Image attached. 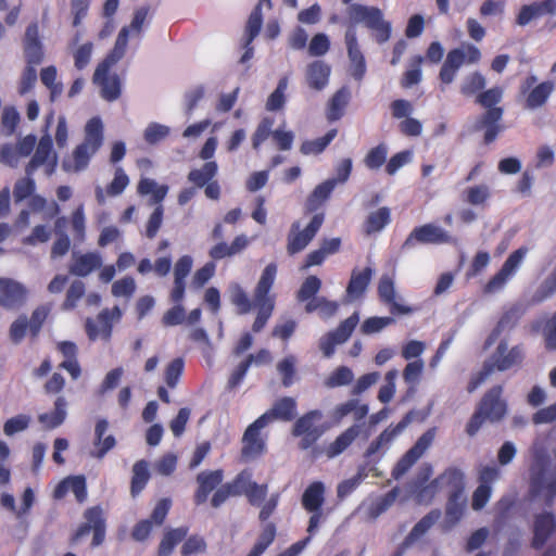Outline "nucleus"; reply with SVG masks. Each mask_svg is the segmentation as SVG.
I'll return each mask as SVG.
<instances>
[{
  "label": "nucleus",
  "instance_id": "nucleus-52",
  "mask_svg": "<svg viewBox=\"0 0 556 556\" xmlns=\"http://www.w3.org/2000/svg\"><path fill=\"white\" fill-rule=\"evenodd\" d=\"M230 302L236 306L239 315L248 314L254 306L253 301L239 283L230 287Z\"/></svg>",
  "mask_w": 556,
  "mask_h": 556
},
{
  "label": "nucleus",
  "instance_id": "nucleus-46",
  "mask_svg": "<svg viewBox=\"0 0 556 556\" xmlns=\"http://www.w3.org/2000/svg\"><path fill=\"white\" fill-rule=\"evenodd\" d=\"M391 222L390 208L380 207L371 212L364 222V232L368 236L380 232Z\"/></svg>",
  "mask_w": 556,
  "mask_h": 556
},
{
  "label": "nucleus",
  "instance_id": "nucleus-12",
  "mask_svg": "<svg viewBox=\"0 0 556 556\" xmlns=\"http://www.w3.org/2000/svg\"><path fill=\"white\" fill-rule=\"evenodd\" d=\"M85 522H83L72 536L73 542H78L93 532L92 546H99L105 538V518L100 506H92L84 513Z\"/></svg>",
  "mask_w": 556,
  "mask_h": 556
},
{
  "label": "nucleus",
  "instance_id": "nucleus-27",
  "mask_svg": "<svg viewBox=\"0 0 556 556\" xmlns=\"http://www.w3.org/2000/svg\"><path fill=\"white\" fill-rule=\"evenodd\" d=\"M415 415L416 413L414 410H409L396 426H389L384 429L374 441H371L366 450L365 456L370 458L378 453L380 448L389 445L394 438H396L414 420Z\"/></svg>",
  "mask_w": 556,
  "mask_h": 556
},
{
  "label": "nucleus",
  "instance_id": "nucleus-1",
  "mask_svg": "<svg viewBox=\"0 0 556 556\" xmlns=\"http://www.w3.org/2000/svg\"><path fill=\"white\" fill-rule=\"evenodd\" d=\"M503 89L501 87H493L478 93L476 102L485 109V112L480 115L476 123V129H483V142L491 144L495 141L497 136L504 130V125L501 124L504 109L497 106L502 101Z\"/></svg>",
  "mask_w": 556,
  "mask_h": 556
},
{
  "label": "nucleus",
  "instance_id": "nucleus-17",
  "mask_svg": "<svg viewBox=\"0 0 556 556\" xmlns=\"http://www.w3.org/2000/svg\"><path fill=\"white\" fill-rule=\"evenodd\" d=\"M266 427L263 419H255L248 426L242 435L241 457L244 460L255 459L266 451V441L261 435V430Z\"/></svg>",
  "mask_w": 556,
  "mask_h": 556
},
{
  "label": "nucleus",
  "instance_id": "nucleus-55",
  "mask_svg": "<svg viewBox=\"0 0 556 556\" xmlns=\"http://www.w3.org/2000/svg\"><path fill=\"white\" fill-rule=\"evenodd\" d=\"M523 311L520 306L514 305L505 311L494 328V336H500L505 329L514 328L521 318Z\"/></svg>",
  "mask_w": 556,
  "mask_h": 556
},
{
  "label": "nucleus",
  "instance_id": "nucleus-11",
  "mask_svg": "<svg viewBox=\"0 0 556 556\" xmlns=\"http://www.w3.org/2000/svg\"><path fill=\"white\" fill-rule=\"evenodd\" d=\"M323 419V413L313 409L295 420L292 427V435L301 438L299 448L306 451L312 447L323 434V430L316 425Z\"/></svg>",
  "mask_w": 556,
  "mask_h": 556
},
{
  "label": "nucleus",
  "instance_id": "nucleus-30",
  "mask_svg": "<svg viewBox=\"0 0 556 556\" xmlns=\"http://www.w3.org/2000/svg\"><path fill=\"white\" fill-rule=\"evenodd\" d=\"M298 404L296 401L291 396H283L275 401L271 408L260 416V419L266 424L273 422L274 420L291 421L296 416Z\"/></svg>",
  "mask_w": 556,
  "mask_h": 556
},
{
  "label": "nucleus",
  "instance_id": "nucleus-56",
  "mask_svg": "<svg viewBox=\"0 0 556 556\" xmlns=\"http://www.w3.org/2000/svg\"><path fill=\"white\" fill-rule=\"evenodd\" d=\"M485 87V78L480 72H473L465 77L460 85V92L465 97H471Z\"/></svg>",
  "mask_w": 556,
  "mask_h": 556
},
{
  "label": "nucleus",
  "instance_id": "nucleus-32",
  "mask_svg": "<svg viewBox=\"0 0 556 556\" xmlns=\"http://www.w3.org/2000/svg\"><path fill=\"white\" fill-rule=\"evenodd\" d=\"M374 275V269L369 266L359 270L354 268L351 273V278L346 287V296L350 301L359 299L366 292L371 278Z\"/></svg>",
  "mask_w": 556,
  "mask_h": 556
},
{
  "label": "nucleus",
  "instance_id": "nucleus-22",
  "mask_svg": "<svg viewBox=\"0 0 556 556\" xmlns=\"http://www.w3.org/2000/svg\"><path fill=\"white\" fill-rule=\"evenodd\" d=\"M23 51L26 64L39 65L43 61L45 50L39 36V26L37 22H31L26 27L23 37Z\"/></svg>",
  "mask_w": 556,
  "mask_h": 556
},
{
  "label": "nucleus",
  "instance_id": "nucleus-45",
  "mask_svg": "<svg viewBox=\"0 0 556 556\" xmlns=\"http://www.w3.org/2000/svg\"><path fill=\"white\" fill-rule=\"evenodd\" d=\"M188 530L187 527H179L166 531L160 542L157 556L170 555L176 545L187 536Z\"/></svg>",
  "mask_w": 556,
  "mask_h": 556
},
{
  "label": "nucleus",
  "instance_id": "nucleus-13",
  "mask_svg": "<svg viewBox=\"0 0 556 556\" xmlns=\"http://www.w3.org/2000/svg\"><path fill=\"white\" fill-rule=\"evenodd\" d=\"M454 238L445 229L432 223L415 227L403 242L402 249L407 250L421 244L452 243Z\"/></svg>",
  "mask_w": 556,
  "mask_h": 556
},
{
  "label": "nucleus",
  "instance_id": "nucleus-60",
  "mask_svg": "<svg viewBox=\"0 0 556 556\" xmlns=\"http://www.w3.org/2000/svg\"><path fill=\"white\" fill-rule=\"evenodd\" d=\"M388 147L386 143H379L371 148L364 159V163L369 169L380 168L387 161Z\"/></svg>",
  "mask_w": 556,
  "mask_h": 556
},
{
  "label": "nucleus",
  "instance_id": "nucleus-19",
  "mask_svg": "<svg viewBox=\"0 0 556 556\" xmlns=\"http://www.w3.org/2000/svg\"><path fill=\"white\" fill-rule=\"evenodd\" d=\"M28 289L12 278H0V306L8 311L20 309L26 303Z\"/></svg>",
  "mask_w": 556,
  "mask_h": 556
},
{
  "label": "nucleus",
  "instance_id": "nucleus-47",
  "mask_svg": "<svg viewBox=\"0 0 556 556\" xmlns=\"http://www.w3.org/2000/svg\"><path fill=\"white\" fill-rule=\"evenodd\" d=\"M276 534L277 529L275 523L266 522L263 526L256 542L247 556H261L273 544L276 539Z\"/></svg>",
  "mask_w": 556,
  "mask_h": 556
},
{
  "label": "nucleus",
  "instance_id": "nucleus-26",
  "mask_svg": "<svg viewBox=\"0 0 556 556\" xmlns=\"http://www.w3.org/2000/svg\"><path fill=\"white\" fill-rule=\"evenodd\" d=\"M548 462V456L545 452L535 454L534 464L530 469L529 491L528 496L530 500L538 498L543 491H547L545 483V471Z\"/></svg>",
  "mask_w": 556,
  "mask_h": 556
},
{
  "label": "nucleus",
  "instance_id": "nucleus-43",
  "mask_svg": "<svg viewBox=\"0 0 556 556\" xmlns=\"http://www.w3.org/2000/svg\"><path fill=\"white\" fill-rule=\"evenodd\" d=\"M150 480L149 464L144 459L136 462L132 466V476L130 481V494L137 497L146 488Z\"/></svg>",
  "mask_w": 556,
  "mask_h": 556
},
{
  "label": "nucleus",
  "instance_id": "nucleus-58",
  "mask_svg": "<svg viewBox=\"0 0 556 556\" xmlns=\"http://www.w3.org/2000/svg\"><path fill=\"white\" fill-rule=\"evenodd\" d=\"M288 88V77L283 76L279 79L276 89L270 93L266 102L267 111H278L286 103L285 92Z\"/></svg>",
  "mask_w": 556,
  "mask_h": 556
},
{
  "label": "nucleus",
  "instance_id": "nucleus-40",
  "mask_svg": "<svg viewBox=\"0 0 556 556\" xmlns=\"http://www.w3.org/2000/svg\"><path fill=\"white\" fill-rule=\"evenodd\" d=\"M66 406L67 401L65 397L58 396L54 401V410L51 413L40 414L38 416V421L48 430L59 427L66 418Z\"/></svg>",
  "mask_w": 556,
  "mask_h": 556
},
{
  "label": "nucleus",
  "instance_id": "nucleus-50",
  "mask_svg": "<svg viewBox=\"0 0 556 556\" xmlns=\"http://www.w3.org/2000/svg\"><path fill=\"white\" fill-rule=\"evenodd\" d=\"M339 304L334 301H329L324 296L312 299L305 304V312L311 314L318 312L321 318H329L336 315Z\"/></svg>",
  "mask_w": 556,
  "mask_h": 556
},
{
  "label": "nucleus",
  "instance_id": "nucleus-3",
  "mask_svg": "<svg viewBox=\"0 0 556 556\" xmlns=\"http://www.w3.org/2000/svg\"><path fill=\"white\" fill-rule=\"evenodd\" d=\"M277 264L269 263L262 271L261 277L253 292V304L257 309L256 317L252 325L253 332H260L273 315L276 303V295L271 293L276 277Z\"/></svg>",
  "mask_w": 556,
  "mask_h": 556
},
{
  "label": "nucleus",
  "instance_id": "nucleus-37",
  "mask_svg": "<svg viewBox=\"0 0 556 556\" xmlns=\"http://www.w3.org/2000/svg\"><path fill=\"white\" fill-rule=\"evenodd\" d=\"M249 244V240L244 235L237 236L231 244L226 242H219L212 247L208 251V255L213 260H222L225 257L233 256L243 251Z\"/></svg>",
  "mask_w": 556,
  "mask_h": 556
},
{
  "label": "nucleus",
  "instance_id": "nucleus-34",
  "mask_svg": "<svg viewBox=\"0 0 556 556\" xmlns=\"http://www.w3.org/2000/svg\"><path fill=\"white\" fill-rule=\"evenodd\" d=\"M334 188V180H325L317 185L305 201V213L317 212L329 200Z\"/></svg>",
  "mask_w": 556,
  "mask_h": 556
},
{
  "label": "nucleus",
  "instance_id": "nucleus-61",
  "mask_svg": "<svg viewBox=\"0 0 556 556\" xmlns=\"http://www.w3.org/2000/svg\"><path fill=\"white\" fill-rule=\"evenodd\" d=\"M86 286L81 280H74L66 291L63 309L70 311L77 306L78 301L85 295Z\"/></svg>",
  "mask_w": 556,
  "mask_h": 556
},
{
  "label": "nucleus",
  "instance_id": "nucleus-42",
  "mask_svg": "<svg viewBox=\"0 0 556 556\" xmlns=\"http://www.w3.org/2000/svg\"><path fill=\"white\" fill-rule=\"evenodd\" d=\"M218 172V165L215 161L205 162L201 168H193L189 172L187 178L194 188H203L212 179L215 178Z\"/></svg>",
  "mask_w": 556,
  "mask_h": 556
},
{
  "label": "nucleus",
  "instance_id": "nucleus-28",
  "mask_svg": "<svg viewBox=\"0 0 556 556\" xmlns=\"http://www.w3.org/2000/svg\"><path fill=\"white\" fill-rule=\"evenodd\" d=\"M556 530V519L553 513L536 514L533 521V538L531 546L541 549Z\"/></svg>",
  "mask_w": 556,
  "mask_h": 556
},
{
  "label": "nucleus",
  "instance_id": "nucleus-41",
  "mask_svg": "<svg viewBox=\"0 0 556 556\" xmlns=\"http://www.w3.org/2000/svg\"><path fill=\"white\" fill-rule=\"evenodd\" d=\"M554 90V83L551 80L542 81L530 90L526 97V108L535 110L543 106Z\"/></svg>",
  "mask_w": 556,
  "mask_h": 556
},
{
  "label": "nucleus",
  "instance_id": "nucleus-33",
  "mask_svg": "<svg viewBox=\"0 0 556 556\" xmlns=\"http://www.w3.org/2000/svg\"><path fill=\"white\" fill-rule=\"evenodd\" d=\"M109 429V421L104 418L99 419L96 422L94 427V439H93V445L96 447V451L92 453V456L101 459L105 456V454L114 448L116 445V440L114 435L109 434L104 437Z\"/></svg>",
  "mask_w": 556,
  "mask_h": 556
},
{
  "label": "nucleus",
  "instance_id": "nucleus-53",
  "mask_svg": "<svg viewBox=\"0 0 556 556\" xmlns=\"http://www.w3.org/2000/svg\"><path fill=\"white\" fill-rule=\"evenodd\" d=\"M368 476L366 466H359L356 475H354L350 479H345L340 482L337 486V496L340 500L345 498L352 492H354L358 485L363 482V480Z\"/></svg>",
  "mask_w": 556,
  "mask_h": 556
},
{
  "label": "nucleus",
  "instance_id": "nucleus-36",
  "mask_svg": "<svg viewBox=\"0 0 556 556\" xmlns=\"http://www.w3.org/2000/svg\"><path fill=\"white\" fill-rule=\"evenodd\" d=\"M330 67L323 61H314L306 70V80L311 89L323 90L329 81Z\"/></svg>",
  "mask_w": 556,
  "mask_h": 556
},
{
  "label": "nucleus",
  "instance_id": "nucleus-10",
  "mask_svg": "<svg viewBox=\"0 0 556 556\" xmlns=\"http://www.w3.org/2000/svg\"><path fill=\"white\" fill-rule=\"evenodd\" d=\"M325 220V213H316L308 225L301 230L300 223L294 222L291 225L290 231L287 237V252L289 255H294L302 252L315 238Z\"/></svg>",
  "mask_w": 556,
  "mask_h": 556
},
{
  "label": "nucleus",
  "instance_id": "nucleus-6",
  "mask_svg": "<svg viewBox=\"0 0 556 556\" xmlns=\"http://www.w3.org/2000/svg\"><path fill=\"white\" fill-rule=\"evenodd\" d=\"M103 143V124L100 117L90 118L85 127V138L73 151V165L64 163L65 169L80 172L87 168L91 157Z\"/></svg>",
  "mask_w": 556,
  "mask_h": 556
},
{
  "label": "nucleus",
  "instance_id": "nucleus-44",
  "mask_svg": "<svg viewBox=\"0 0 556 556\" xmlns=\"http://www.w3.org/2000/svg\"><path fill=\"white\" fill-rule=\"evenodd\" d=\"M311 513H312V516L309 517L308 527H307V532L309 533V535L293 543L290 547H288L286 551L279 553L277 556H298L304 551V548L311 542L312 534L318 528V525L321 519V509L314 510Z\"/></svg>",
  "mask_w": 556,
  "mask_h": 556
},
{
  "label": "nucleus",
  "instance_id": "nucleus-15",
  "mask_svg": "<svg viewBox=\"0 0 556 556\" xmlns=\"http://www.w3.org/2000/svg\"><path fill=\"white\" fill-rule=\"evenodd\" d=\"M434 429H429L422 433L416 443L400 458L392 469V477L397 480L403 477L414 464L425 454L434 439Z\"/></svg>",
  "mask_w": 556,
  "mask_h": 556
},
{
  "label": "nucleus",
  "instance_id": "nucleus-8",
  "mask_svg": "<svg viewBox=\"0 0 556 556\" xmlns=\"http://www.w3.org/2000/svg\"><path fill=\"white\" fill-rule=\"evenodd\" d=\"M51 312L50 304L37 306L28 319L26 315L18 316L10 326L9 336L13 343L17 344L23 341L28 331L31 339H37L41 328Z\"/></svg>",
  "mask_w": 556,
  "mask_h": 556
},
{
  "label": "nucleus",
  "instance_id": "nucleus-23",
  "mask_svg": "<svg viewBox=\"0 0 556 556\" xmlns=\"http://www.w3.org/2000/svg\"><path fill=\"white\" fill-rule=\"evenodd\" d=\"M224 470H203L197 475V490L193 494V502L197 506L204 504L208 495L223 482Z\"/></svg>",
  "mask_w": 556,
  "mask_h": 556
},
{
  "label": "nucleus",
  "instance_id": "nucleus-20",
  "mask_svg": "<svg viewBox=\"0 0 556 556\" xmlns=\"http://www.w3.org/2000/svg\"><path fill=\"white\" fill-rule=\"evenodd\" d=\"M433 469L428 463L424 464L412 483V492L419 504H430L435 495L441 492L435 478L430 481Z\"/></svg>",
  "mask_w": 556,
  "mask_h": 556
},
{
  "label": "nucleus",
  "instance_id": "nucleus-35",
  "mask_svg": "<svg viewBox=\"0 0 556 556\" xmlns=\"http://www.w3.org/2000/svg\"><path fill=\"white\" fill-rule=\"evenodd\" d=\"M350 99L351 91L348 87L343 86L337 90L328 102L326 112L327 119L329 122L339 121L344 115Z\"/></svg>",
  "mask_w": 556,
  "mask_h": 556
},
{
  "label": "nucleus",
  "instance_id": "nucleus-29",
  "mask_svg": "<svg viewBox=\"0 0 556 556\" xmlns=\"http://www.w3.org/2000/svg\"><path fill=\"white\" fill-rule=\"evenodd\" d=\"M72 492L76 501L81 504L87 500V482L83 475L67 476L62 479L53 490V498L62 500Z\"/></svg>",
  "mask_w": 556,
  "mask_h": 556
},
{
  "label": "nucleus",
  "instance_id": "nucleus-51",
  "mask_svg": "<svg viewBox=\"0 0 556 556\" xmlns=\"http://www.w3.org/2000/svg\"><path fill=\"white\" fill-rule=\"evenodd\" d=\"M425 58L422 55H414L410 59V67L406 70L401 79V86L405 89L419 84L422 79L421 64Z\"/></svg>",
  "mask_w": 556,
  "mask_h": 556
},
{
  "label": "nucleus",
  "instance_id": "nucleus-59",
  "mask_svg": "<svg viewBox=\"0 0 556 556\" xmlns=\"http://www.w3.org/2000/svg\"><path fill=\"white\" fill-rule=\"evenodd\" d=\"M556 292V267L544 279L532 296V303L539 304L551 298Z\"/></svg>",
  "mask_w": 556,
  "mask_h": 556
},
{
  "label": "nucleus",
  "instance_id": "nucleus-21",
  "mask_svg": "<svg viewBox=\"0 0 556 556\" xmlns=\"http://www.w3.org/2000/svg\"><path fill=\"white\" fill-rule=\"evenodd\" d=\"M352 25L345 31L344 42L348 51V56L351 62V75L356 80H362L366 74V61L365 56L361 50L357 40V34L355 29V25Z\"/></svg>",
  "mask_w": 556,
  "mask_h": 556
},
{
  "label": "nucleus",
  "instance_id": "nucleus-64",
  "mask_svg": "<svg viewBox=\"0 0 556 556\" xmlns=\"http://www.w3.org/2000/svg\"><path fill=\"white\" fill-rule=\"evenodd\" d=\"M21 121L20 113L14 106H5L1 115V128L5 136H12Z\"/></svg>",
  "mask_w": 556,
  "mask_h": 556
},
{
  "label": "nucleus",
  "instance_id": "nucleus-57",
  "mask_svg": "<svg viewBox=\"0 0 556 556\" xmlns=\"http://www.w3.org/2000/svg\"><path fill=\"white\" fill-rule=\"evenodd\" d=\"M262 25L263 14L261 12V5H255L245 25L244 38L247 39L248 46H250L253 42V40L258 36Z\"/></svg>",
  "mask_w": 556,
  "mask_h": 556
},
{
  "label": "nucleus",
  "instance_id": "nucleus-5",
  "mask_svg": "<svg viewBox=\"0 0 556 556\" xmlns=\"http://www.w3.org/2000/svg\"><path fill=\"white\" fill-rule=\"evenodd\" d=\"M502 394L503 387L497 384L482 396L476 412L466 425V433L469 437L476 435L485 420L496 422L504 418L507 406Z\"/></svg>",
  "mask_w": 556,
  "mask_h": 556
},
{
  "label": "nucleus",
  "instance_id": "nucleus-62",
  "mask_svg": "<svg viewBox=\"0 0 556 556\" xmlns=\"http://www.w3.org/2000/svg\"><path fill=\"white\" fill-rule=\"evenodd\" d=\"M465 201L471 205H483L489 200L491 192L486 185H476L465 190Z\"/></svg>",
  "mask_w": 556,
  "mask_h": 556
},
{
  "label": "nucleus",
  "instance_id": "nucleus-24",
  "mask_svg": "<svg viewBox=\"0 0 556 556\" xmlns=\"http://www.w3.org/2000/svg\"><path fill=\"white\" fill-rule=\"evenodd\" d=\"M440 491H447L448 496L463 497L465 493L466 477L464 471L456 467L450 466L444 469L437 478Z\"/></svg>",
  "mask_w": 556,
  "mask_h": 556
},
{
  "label": "nucleus",
  "instance_id": "nucleus-2",
  "mask_svg": "<svg viewBox=\"0 0 556 556\" xmlns=\"http://www.w3.org/2000/svg\"><path fill=\"white\" fill-rule=\"evenodd\" d=\"M523 361V350L521 345H515L508 350L507 342L501 341L489 359L483 363L480 371L472 375L467 391L472 393L476 391L494 371H506L518 366Z\"/></svg>",
  "mask_w": 556,
  "mask_h": 556
},
{
  "label": "nucleus",
  "instance_id": "nucleus-39",
  "mask_svg": "<svg viewBox=\"0 0 556 556\" xmlns=\"http://www.w3.org/2000/svg\"><path fill=\"white\" fill-rule=\"evenodd\" d=\"M359 425H353L349 427L341 434H339L336 438V440L332 443H330V445L327 447V456L332 458L343 453L354 442V440L359 435Z\"/></svg>",
  "mask_w": 556,
  "mask_h": 556
},
{
  "label": "nucleus",
  "instance_id": "nucleus-63",
  "mask_svg": "<svg viewBox=\"0 0 556 556\" xmlns=\"http://www.w3.org/2000/svg\"><path fill=\"white\" fill-rule=\"evenodd\" d=\"M36 190L35 180L26 174V177L18 179L13 188V197L16 203L34 195Z\"/></svg>",
  "mask_w": 556,
  "mask_h": 556
},
{
  "label": "nucleus",
  "instance_id": "nucleus-18",
  "mask_svg": "<svg viewBox=\"0 0 556 556\" xmlns=\"http://www.w3.org/2000/svg\"><path fill=\"white\" fill-rule=\"evenodd\" d=\"M377 293L380 302L389 307L392 315H408L415 309L399 303L400 296L395 290V277L393 274H383L378 281Z\"/></svg>",
  "mask_w": 556,
  "mask_h": 556
},
{
  "label": "nucleus",
  "instance_id": "nucleus-4",
  "mask_svg": "<svg viewBox=\"0 0 556 556\" xmlns=\"http://www.w3.org/2000/svg\"><path fill=\"white\" fill-rule=\"evenodd\" d=\"M342 2L349 5L346 13L351 23H363L371 31L377 43H386L391 38L392 25L383 18V12L379 8L353 3V0Z\"/></svg>",
  "mask_w": 556,
  "mask_h": 556
},
{
  "label": "nucleus",
  "instance_id": "nucleus-14",
  "mask_svg": "<svg viewBox=\"0 0 556 556\" xmlns=\"http://www.w3.org/2000/svg\"><path fill=\"white\" fill-rule=\"evenodd\" d=\"M527 253V247H520L514 251L506 258L501 269L484 286V292L494 293L502 290L507 281L517 273Z\"/></svg>",
  "mask_w": 556,
  "mask_h": 556
},
{
  "label": "nucleus",
  "instance_id": "nucleus-49",
  "mask_svg": "<svg viewBox=\"0 0 556 556\" xmlns=\"http://www.w3.org/2000/svg\"><path fill=\"white\" fill-rule=\"evenodd\" d=\"M338 130L336 128H332L328 130L327 134L323 137H319L314 140L303 141L300 148L301 153L304 155L321 153L336 138Z\"/></svg>",
  "mask_w": 556,
  "mask_h": 556
},
{
  "label": "nucleus",
  "instance_id": "nucleus-9",
  "mask_svg": "<svg viewBox=\"0 0 556 556\" xmlns=\"http://www.w3.org/2000/svg\"><path fill=\"white\" fill-rule=\"evenodd\" d=\"M119 60V55L109 53L100 62L93 74L94 84L101 88V97L106 101H115L121 96V80L116 74L110 75L111 67Z\"/></svg>",
  "mask_w": 556,
  "mask_h": 556
},
{
  "label": "nucleus",
  "instance_id": "nucleus-38",
  "mask_svg": "<svg viewBox=\"0 0 556 556\" xmlns=\"http://www.w3.org/2000/svg\"><path fill=\"white\" fill-rule=\"evenodd\" d=\"M325 502V485L320 481L312 482L302 495V506L307 511L320 510Z\"/></svg>",
  "mask_w": 556,
  "mask_h": 556
},
{
  "label": "nucleus",
  "instance_id": "nucleus-54",
  "mask_svg": "<svg viewBox=\"0 0 556 556\" xmlns=\"http://www.w3.org/2000/svg\"><path fill=\"white\" fill-rule=\"evenodd\" d=\"M321 288V280L317 276H308L302 282L300 289L296 292V300L299 302H308L312 299H317L316 294Z\"/></svg>",
  "mask_w": 556,
  "mask_h": 556
},
{
  "label": "nucleus",
  "instance_id": "nucleus-25",
  "mask_svg": "<svg viewBox=\"0 0 556 556\" xmlns=\"http://www.w3.org/2000/svg\"><path fill=\"white\" fill-rule=\"evenodd\" d=\"M556 15V0H541L534 1L530 4H525L520 8L517 16L516 24L526 26L530 22L543 16Z\"/></svg>",
  "mask_w": 556,
  "mask_h": 556
},
{
  "label": "nucleus",
  "instance_id": "nucleus-48",
  "mask_svg": "<svg viewBox=\"0 0 556 556\" xmlns=\"http://www.w3.org/2000/svg\"><path fill=\"white\" fill-rule=\"evenodd\" d=\"M441 517V513L438 509H433L424 516L412 529L406 536L403 545H408L413 541L424 535Z\"/></svg>",
  "mask_w": 556,
  "mask_h": 556
},
{
  "label": "nucleus",
  "instance_id": "nucleus-31",
  "mask_svg": "<svg viewBox=\"0 0 556 556\" xmlns=\"http://www.w3.org/2000/svg\"><path fill=\"white\" fill-rule=\"evenodd\" d=\"M103 260L98 252L74 254L68 270L77 277H87L102 266Z\"/></svg>",
  "mask_w": 556,
  "mask_h": 556
},
{
  "label": "nucleus",
  "instance_id": "nucleus-7",
  "mask_svg": "<svg viewBox=\"0 0 556 556\" xmlns=\"http://www.w3.org/2000/svg\"><path fill=\"white\" fill-rule=\"evenodd\" d=\"M481 56L480 49L469 42L462 43L460 47L451 49L439 72L441 84H452L463 65L477 64L480 62Z\"/></svg>",
  "mask_w": 556,
  "mask_h": 556
},
{
  "label": "nucleus",
  "instance_id": "nucleus-16",
  "mask_svg": "<svg viewBox=\"0 0 556 556\" xmlns=\"http://www.w3.org/2000/svg\"><path fill=\"white\" fill-rule=\"evenodd\" d=\"M42 165H45V172L48 176L52 175L56 167L53 141L48 132L40 138L35 154L25 167V173L28 176H33L37 168Z\"/></svg>",
  "mask_w": 556,
  "mask_h": 556
}]
</instances>
